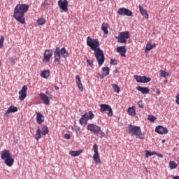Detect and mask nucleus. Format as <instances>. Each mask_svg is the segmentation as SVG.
Wrapping results in <instances>:
<instances>
[{
    "mask_svg": "<svg viewBox=\"0 0 179 179\" xmlns=\"http://www.w3.org/2000/svg\"><path fill=\"white\" fill-rule=\"evenodd\" d=\"M87 45L94 52V55L98 62L99 66H101L106 61L104 52L100 49V42L99 39L92 38L90 36L87 38Z\"/></svg>",
    "mask_w": 179,
    "mask_h": 179,
    "instance_id": "f257e3e1",
    "label": "nucleus"
},
{
    "mask_svg": "<svg viewBox=\"0 0 179 179\" xmlns=\"http://www.w3.org/2000/svg\"><path fill=\"white\" fill-rule=\"evenodd\" d=\"M29 10V5L27 4H17L14 8L13 17L21 23V24H26V19H24V14Z\"/></svg>",
    "mask_w": 179,
    "mask_h": 179,
    "instance_id": "f03ea898",
    "label": "nucleus"
},
{
    "mask_svg": "<svg viewBox=\"0 0 179 179\" xmlns=\"http://www.w3.org/2000/svg\"><path fill=\"white\" fill-rule=\"evenodd\" d=\"M61 55L63 58H68L69 52L65 48L60 49L59 47H56L54 52V63L56 65H61Z\"/></svg>",
    "mask_w": 179,
    "mask_h": 179,
    "instance_id": "7ed1b4c3",
    "label": "nucleus"
},
{
    "mask_svg": "<svg viewBox=\"0 0 179 179\" xmlns=\"http://www.w3.org/2000/svg\"><path fill=\"white\" fill-rule=\"evenodd\" d=\"M127 132L129 135L134 136L138 139H145V134L142 133V129L139 126L129 124L127 127Z\"/></svg>",
    "mask_w": 179,
    "mask_h": 179,
    "instance_id": "20e7f679",
    "label": "nucleus"
},
{
    "mask_svg": "<svg viewBox=\"0 0 179 179\" xmlns=\"http://www.w3.org/2000/svg\"><path fill=\"white\" fill-rule=\"evenodd\" d=\"M1 159L3 160L6 166H8V167H12L13 163H15V159H13V157H12L10 151L8 150L1 151Z\"/></svg>",
    "mask_w": 179,
    "mask_h": 179,
    "instance_id": "39448f33",
    "label": "nucleus"
},
{
    "mask_svg": "<svg viewBox=\"0 0 179 179\" xmlns=\"http://www.w3.org/2000/svg\"><path fill=\"white\" fill-rule=\"evenodd\" d=\"M87 131H90L92 132V134H94L98 138H103V136H106V133L103 132L101 130V127L97 126L95 124L90 123L88 124L87 126Z\"/></svg>",
    "mask_w": 179,
    "mask_h": 179,
    "instance_id": "423d86ee",
    "label": "nucleus"
},
{
    "mask_svg": "<svg viewBox=\"0 0 179 179\" xmlns=\"http://www.w3.org/2000/svg\"><path fill=\"white\" fill-rule=\"evenodd\" d=\"M94 118V114L92 111L85 113L79 119V124L80 125H87V121H90Z\"/></svg>",
    "mask_w": 179,
    "mask_h": 179,
    "instance_id": "0eeeda50",
    "label": "nucleus"
},
{
    "mask_svg": "<svg viewBox=\"0 0 179 179\" xmlns=\"http://www.w3.org/2000/svg\"><path fill=\"white\" fill-rule=\"evenodd\" d=\"M131 37V34L129 31H125L119 33V36H116L117 43H121V44H127V40Z\"/></svg>",
    "mask_w": 179,
    "mask_h": 179,
    "instance_id": "6e6552de",
    "label": "nucleus"
},
{
    "mask_svg": "<svg viewBox=\"0 0 179 179\" xmlns=\"http://www.w3.org/2000/svg\"><path fill=\"white\" fill-rule=\"evenodd\" d=\"M100 108L101 113H107V111H108V113H107L108 117H113V115H114V113H113V108L110 105L106 103L101 104Z\"/></svg>",
    "mask_w": 179,
    "mask_h": 179,
    "instance_id": "1a4fd4ad",
    "label": "nucleus"
},
{
    "mask_svg": "<svg viewBox=\"0 0 179 179\" xmlns=\"http://www.w3.org/2000/svg\"><path fill=\"white\" fill-rule=\"evenodd\" d=\"M93 150L94 154L92 157L93 160L96 164H101V160H100V155H99V146L96 144L93 145Z\"/></svg>",
    "mask_w": 179,
    "mask_h": 179,
    "instance_id": "9d476101",
    "label": "nucleus"
},
{
    "mask_svg": "<svg viewBox=\"0 0 179 179\" xmlns=\"http://www.w3.org/2000/svg\"><path fill=\"white\" fill-rule=\"evenodd\" d=\"M134 79L138 82V83H148V82H150L152 80V78H148L145 76H134Z\"/></svg>",
    "mask_w": 179,
    "mask_h": 179,
    "instance_id": "9b49d317",
    "label": "nucleus"
},
{
    "mask_svg": "<svg viewBox=\"0 0 179 179\" xmlns=\"http://www.w3.org/2000/svg\"><path fill=\"white\" fill-rule=\"evenodd\" d=\"M57 3L61 10H63V12H68V0H59Z\"/></svg>",
    "mask_w": 179,
    "mask_h": 179,
    "instance_id": "f8f14e48",
    "label": "nucleus"
},
{
    "mask_svg": "<svg viewBox=\"0 0 179 179\" xmlns=\"http://www.w3.org/2000/svg\"><path fill=\"white\" fill-rule=\"evenodd\" d=\"M51 57H52V50H45L43 54V62H44L45 64H48V62H50Z\"/></svg>",
    "mask_w": 179,
    "mask_h": 179,
    "instance_id": "ddd939ff",
    "label": "nucleus"
},
{
    "mask_svg": "<svg viewBox=\"0 0 179 179\" xmlns=\"http://www.w3.org/2000/svg\"><path fill=\"white\" fill-rule=\"evenodd\" d=\"M117 13L118 15H124L125 16H133L134 15L132 11L125 8H119L117 10Z\"/></svg>",
    "mask_w": 179,
    "mask_h": 179,
    "instance_id": "4468645a",
    "label": "nucleus"
},
{
    "mask_svg": "<svg viewBox=\"0 0 179 179\" xmlns=\"http://www.w3.org/2000/svg\"><path fill=\"white\" fill-rule=\"evenodd\" d=\"M27 85H24L22 90L19 92V99L21 101H23L27 96Z\"/></svg>",
    "mask_w": 179,
    "mask_h": 179,
    "instance_id": "2eb2a0df",
    "label": "nucleus"
},
{
    "mask_svg": "<svg viewBox=\"0 0 179 179\" xmlns=\"http://www.w3.org/2000/svg\"><path fill=\"white\" fill-rule=\"evenodd\" d=\"M155 132L159 134V135H164V134H169V130L163 126H157L155 128Z\"/></svg>",
    "mask_w": 179,
    "mask_h": 179,
    "instance_id": "dca6fc26",
    "label": "nucleus"
},
{
    "mask_svg": "<svg viewBox=\"0 0 179 179\" xmlns=\"http://www.w3.org/2000/svg\"><path fill=\"white\" fill-rule=\"evenodd\" d=\"M116 51L117 52L120 54L121 57H123L124 58L127 57V55H125L127 54V48H125V46H117L116 48Z\"/></svg>",
    "mask_w": 179,
    "mask_h": 179,
    "instance_id": "f3484780",
    "label": "nucleus"
},
{
    "mask_svg": "<svg viewBox=\"0 0 179 179\" xmlns=\"http://www.w3.org/2000/svg\"><path fill=\"white\" fill-rule=\"evenodd\" d=\"M39 97L41 101H43V104H46V106H48V104H50V99L43 92L40 93Z\"/></svg>",
    "mask_w": 179,
    "mask_h": 179,
    "instance_id": "a211bd4d",
    "label": "nucleus"
},
{
    "mask_svg": "<svg viewBox=\"0 0 179 179\" xmlns=\"http://www.w3.org/2000/svg\"><path fill=\"white\" fill-rule=\"evenodd\" d=\"M138 9L142 16H144L146 20H149V14H148V11L146 10V9H145L141 5L138 6Z\"/></svg>",
    "mask_w": 179,
    "mask_h": 179,
    "instance_id": "6ab92c4d",
    "label": "nucleus"
},
{
    "mask_svg": "<svg viewBox=\"0 0 179 179\" xmlns=\"http://www.w3.org/2000/svg\"><path fill=\"white\" fill-rule=\"evenodd\" d=\"M17 107L16 106H10L8 110L6 111L5 114H4V117H9V115H8V114H10L12 113H17Z\"/></svg>",
    "mask_w": 179,
    "mask_h": 179,
    "instance_id": "aec40b11",
    "label": "nucleus"
},
{
    "mask_svg": "<svg viewBox=\"0 0 179 179\" xmlns=\"http://www.w3.org/2000/svg\"><path fill=\"white\" fill-rule=\"evenodd\" d=\"M76 83L80 92H83V84L80 81V76L79 75L76 76Z\"/></svg>",
    "mask_w": 179,
    "mask_h": 179,
    "instance_id": "412c9836",
    "label": "nucleus"
},
{
    "mask_svg": "<svg viewBox=\"0 0 179 179\" xmlns=\"http://www.w3.org/2000/svg\"><path fill=\"white\" fill-rule=\"evenodd\" d=\"M136 89L138 92H141V93H142V94H149V92H150L149 88L146 87L138 86V87H136Z\"/></svg>",
    "mask_w": 179,
    "mask_h": 179,
    "instance_id": "4be33fe9",
    "label": "nucleus"
},
{
    "mask_svg": "<svg viewBox=\"0 0 179 179\" xmlns=\"http://www.w3.org/2000/svg\"><path fill=\"white\" fill-rule=\"evenodd\" d=\"M103 73L101 76V79H104L106 76H108L110 75V68L108 67H103L102 68Z\"/></svg>",
    "mask_w": 179,
    "mask_h": 179,
    "instance_id": "5701e85b",
    "label": "nucleus"
},
{
    "mask_svg": "<svg viewBox=\"0 0 179 179\" xmlns=\"http://www.w3.org/2000/svg\"><path fill=\"white\" fill-rule=\"evenodd\" d=\"M108 27H110L108 24H107L106 22L102 23L101 29L102 31H103L104 34H108Z\"/></svg>",
    "mask_w": 179,
    "mask_h": 179,
    "instance_id": "b1692460",
    "label": "nucleus"
},
{
    "mask_svg": "<svg viewBox=\"0 0 179 179\" xmlns=\"http://www.w3.org/2000/svg\"><path fill=\"white\" fill-rule=\"evenodd\" d=\"M36 122L37 124H43V122H44V115H43V114H36Z\"/></svg>",
    "mask_w": 179,
    "mask_h": 179,
    "instance_id": "393cba45",
    "label": "nucleus"
},
{
    "mask_svg": "<svg viewBox=\"0 0 179 179\" xmlns=\"http://www.w3.org/2000/svg\"><path fill=\"white\" fill-rule=\"evenodd\" d=\"M41 128H42L41 130V135H43V136L48 135V132H50V131L48 130V127H47V126L44 124H42Z\"/></svg>",
    "mask_w": 179,
    "mask_h": 179,
    "instance_id": "a878e982",
    "label": "nucleus"
},
{
    "mask_svg": "<svg viewBox=\"0 0 179 179\" xmlns=\"http://www.w3.org/2000/svg\"><path fill=\"white\" fill-rule=\"evenodd\" d=\"M82 153H83V150L69 152V155H71V156H73V157L80 156Z\"/></svg>",
    "mask_w": 179,
    "mask_h": 179,
    "instance_id": "bb28decb",
    "label": "nucleus"
},
{
    "mask_svg": "<svg viewBox=\"0 0 179 179\" xmlns=\"http://www.w3.org/2000/svg\"><path fill=\"white\" fill-rule=\"evenodd\" d=\"M41 76L42 78H44V79H47V78H48V76H50V71L45 70V71H42L41 73Z\"/></svg>",
    "mask_w": 179,
    "mask_h": 179,
    "instance_id": "cd10ccee",
    "label": "nucleus"
},
{
    "mask_svg": "<svg viewBox=\"0 0 179 179\" xmlns=\"http://www.w3.org/2000/svg\"><path fill=\"white\" fill-rule=\"evenodd\" d=\"M35 139L36 141H38L39 139H41V129H38L35 134Z\"/></svg>",
    "mask_w": 179,
    "mask_h": 179,
    "instance_id": "c85d7f7f",
    "label": "nucleus"
},
{
    "mask_svg": "<svg viewBox=\"0 0 179 179\" xmlns=\"http://www.w3.org/2000/svg\"><path fill=\"white\" fill-rule=\"evenodd\" d=\"M177 163L174 161H170L169 162V166L171 170H174V169H177Z\"/></svg>",
    "mask_w": 179,
    "mask_h": 179,
    "instance_id": "c756f323",
    "label": "nucleus"
},
{
    "mask_svg": "<svg viewBox=\"0 0 179 179\" xmlns=\"http://www.w3.org/2000/svg\"><path fill=\"white\" fill-rule=\"evenodd\" d=\"M112 89H113V92H115V93H120V90H121L120 87H118V85L116 84L112 85Z\"/></svg>",
    "mask_w": 179,
    "mask_h": 179,
    "instance_id": "7c9ffc66",
    "label": "nucleus"
},
{
    "mask_svg": "<svg viewBox=\"0 0 179 179\" xmlns=\"http://www.w3.org/2000/svg\"><path fill=\"white\" fill-rule=\"evenodd\" d=\"M128 113L129 115H135L136 114V110H135V107H129L128 108Z\"/></svg>",
    "mask_w": 179,
    "mask_h": 179,
    "instance_id": "2f4dec72",
    "label": "nucleus"
},
{
    "mask_svg": "<svg viewBox=\"0 0 179 179\" xmlns=\"http://www.w3.org/2000/svg\"><path fill=\"white\" fill-rule=\"evenodd\" d=\"M151 50H153V47L152 46V42L148 41L146 45L145 51H150Z\"/></svg>",
    "mask_w": 179,
    "mask_h": 179,
    "instance_id": "473e14b6",
    "label": "nucleus"
},
{
    "mask_svg": "<svg viewBox=\"0 0 179 179\" xmlns=\"http://www.w3.org/2000/svg\"><path fill=\"white\" fill-rule=\"evenodd\" d=\"M159 76L162 77V78H167V76H169V73L166 72V71H164L163 70H161L159 71Z\"/></svg>",
    "mask_w": 179,
    "mask_h": 179,
    "instance_id": "72a5a7b5",
    "label": "nucleus"
},
{
    "mask_svg": "<svg viewBox=\"0 0 179 179\" xmlns=\"http://www.w3.org/2000/svg\"><path fill=\"white\" fill-rule=\"evenodd\" d=\"M45 19L44 18H39L37 20V23L39 26H43V24H45Z\"/></svg>",
    "mask_w": 179,
    "mask_h": 179,
    "instance_id": "f704fd0d",
    "label": "nucleus"
},
{
    "mask_svg": "<svg viewBox=\"0 0 179 179\" xmlns=\"http://www.w3.org/2000/svg\"><path fill=\"white\" fill-rule=\"evenodd\" d=\"M145 152V157H149L150 156H154V155H156V152H150L149 150H146Z\"/></svg>",
    "mask_w": 179,
    "mask_h": 179,
    "instance_id": "c9c22d12",
    "label": "nucleus"
},
{
    "mask_svg": "<svg viewBox=\"0 0 179 179\" xmlns=\"http://www.w3.org/2000/svg\"><path fill=\"white\" fill-rule=\"evenodd\" d=\"M148 120L150 122H155L156 121V117L153 116V115H149Z\"/></svg>",
    "mask_w": 179,
    "mask_h": 179,
    "instance_id": "e433bc0d",
    "label": "nucleus"
},
{
    "mask_svg": "<svg viewBox=\"0 0 179 179\" xmlns=\"http://www.w3.org/2000/svg\"><path fill=\"white\" fill-rule=\"evenodd\" d=\"M3 41H5V38L3 36H1L0 38V48H2L3 47Z\"/></svg>",
    "mask_w": 179,
    "mask_h": 179,
    "instance_id": "4c0bfd02",
    "label": "nucleus"
},
{
    "mask_svg": "<svg viewBox=\"0 0 179 179\" xmlns=\"http://www.w3.org/2000/svg\"><path fill=\"white\" fill-rule=\"evenodd\" d=\"M138 106L139 107V108H143L145 106H143V101L142 100H140L138 102Z\"/></svg>",
    "mask_w": 179,
    "mask_h": 179,
    "instance_id": "58836bf2",
    "label": "nucleus"
},
{
    "mask_svg": "<svg viewBox=\"0 0 179 179\" xmlns=\"http://www.w3.org/2000/svg\"><path fill=\"white\" fill-rule=\"evenodd\" d=\"M110 65H117V60L114 59H110Z\"/></svg>",
    "mask_w": 179,
    "mask_h": 179,
    "instance_id": "ea45409f",
    "label": "nucleus"
},
{
    "mask_svg": "<svg viewBox=\"0 0 179 179\" xmlns=\"http://www.w3.org/2000/svg\"><path fill=\"white\" fill-rule=\"evenodd\" d=\"M87 65H90V66H93V61L87 59Z\"/></svg>",
    "mask_w": 179,
    "mask_h": 179,
    "instance_id": "a19ab883",
    "label": "nucleus"
},
{
    "mask_svg": "<svg viewBox=\"0 0 179 179\" xmlns=\"http://www.w3.org/2000/svg\"><path fill=\"white\" fill-rule=\"evenodd\" d=\"M10 64H12V65H15V59H13V58H10L9 59Z\"/></svg>",
    "mask_w": 179,
    "mask_h": 179,
    "instance_id": "79ce46f5",
    "label": "nucleus"
},
{
    "mask_svg": "<svg viewBox=\"0 0 179 179\" xmlns=\"http://www.w3.org/2000/svg\"><path fill=\"white\" fill-rule=\"evenodd\" d=\"M64 138H65L66 139H71V135H69V134H65Z\"/></svg>",
    "mask_w": 179,
    "mask_h": 179,
    "instance_id": "37998d69",
    "label": "nucleus"
},
{
    "mask_svg": "<svg viewBox=\"0 0 179 179\" xmlns=\"http://www.w3.org/2000/svg\"><path fill=\"white\" fill-rule=\"evenodd\" d=\"M156 93H157V96H160V93H161L160 90L157 89Z\"/></svg>",
    "mask_w": 179,
    "mask_h": 179,
    "instance_id": "c03bdc74",
    "label": "nucleus"
},
{
    "mask_svg": "<svg viewBox=\"0 0 179 179\" xmlns=\"http://www.w3.org/2000/svg\"><path fill=\"white\" fill-rule=\"evenodd\" d=\"M156 155H157V156H158V157H161V158L163 157V155H162V154H157L156 153Z\"/></svg>",
    "mask_w": 179,
    "mask_h": 179,
    "instance_id": "a18cd8bd",
    "label": "nucleus"
},
{
    "mask_svg": "<svg viewBox=\"0 0 179 179\" xmlns=\"http://www.w3.org/2000/svg\"><path fill=\"white\" fill-rule=\"evenodd\" d=\"M156 45H157L156 43H153V44L152 45V48H156Z\"/></svg>",
    "mask_w": 179,
    "mask_h": 179,
    "instance_id": "49530a36",
    "label": "nucleus"
},
{
    "mask_svg": "<svg viewBox=\"0 0 179 179\" xmlns=\"http://www.w3.org/2000/svg\"><path fill=\"white\" fill-rule=\"evenodd\" d=\"M173 179H179V176H176L173 178Z\"/></svg>",
    "mask_w": 179,
    "mask_h": 179,
    "instance_id": "de8ad7c7",
    "label": "nucleus"
},
{
    "mask_svg": "<svg viewBox=\"0 0 179 179\" xmlns=\"http://www.w3.org/2000/svg\"><path fill=\"white\" fill-rule=\"evenodd\" d=\"M55 89L58 90V87L55 86Z\"/></svg>",
    "mask_w": 179,
    "mask_h": 179,
    "instance_id": "09e8293b",
    "label": "nucleus"
},
{
    "mask_svg": "<svg viewBox=\"0 0 179 179\" xmlns=\"http://www.w3.org/2000/svg\"><path fill=\"white\" fill-rule=\"evenodd\" d=\"M101 2H103V1H104V0H99Z\"/></svg>",
    "mask_w": 179,
    "mask_h": 179,
    "instance_id": "8fccbe9b",
    "label": "nucleus"
},
{
    "mask_svg": "<svg viewBox=\"0 0 179 179\" xmlns=\"http://www.w3.org/2000/svg\"><path fill=\"white\" fill-rule=\"evenodd\" d=\"M10 2L13 1V0H10Z\"/></svg>",
    "mask_w": 179,
    "mask_h": 179,
    "instance_id": "3c124183",
    "label": "nucleus"
},
{
    "mask_svg": "<svg viewBox=\"0 0 179 179\" xmlns=\"http://www.w3.org/2000/svg\"><path fill=\"white\" fill-rule=\"evenodd\" d=\"M162 142L164 143V140H162Z\"/></svg>",
    "mask_w": 179,
    "mask_h": 179,
    "instance_id": "603ef678",
    "label": "nucleus"
},
{
    "mask_svg": "<svg viewBox=\"0 0 179 179\" xmlns=\"http://www.w3.org/2000/svg\"><path fill=\"white\" fill-rule=\"evenodd\" d=\"M0 86H1V83H0Z\"/></svg>",
    "mask_w": 179,
    "mask_h": 179,
    "instance_id": "864d4df0",
    "label": "nucleus"
}]
</instances>
